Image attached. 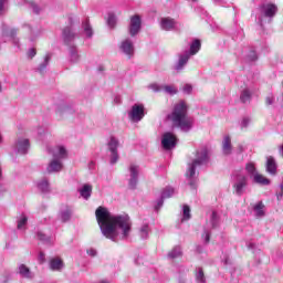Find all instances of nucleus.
<instances>
[{
    "mask_svg": "<svg viewBox=\"0 0 283 283\" xmlns=\"http://www.w3.org/2000/svg\"><path fill=\"white\" fill-rule=\"evenodd\" d=\"M95 218L102 231V235L107 238V240L116 242L118 238L120 240H127V238H129L132 231L129 216H113L107 208L99 206L95 211Z\"/></svg>",
    "mask_w": 283,
    "mask_h": 283,
    "instance_id": "f257e3e1",
    "label": "nucleus"
},
{
    "mask_svg": "<svg viewBox=\"0 0 283 283\" xmlns=\"http://www.w3.org/2000/svg\"><path fill=\"white\" fill-rule=\"evenodd\" d=\"M168 120L171 122L172 127H177L186 134L193 127V118L187 116V104L182 101L175 105L171 114L168 115Z\"/></svg>",
    "mask_w": 283,
    "mask_h": 283,
    "instance_id": "f03ea898",
    "label": "nucleus"
},
{
    "mask_svg": "<svg viewBox=\"0 0 283 283\" xmlns=\"http://www.w3.org/2000/svg\"><path fill=\"white\" fill-rule=\"evenodd\" d=\"M52 160L46 167L48 174H59L63 171V160L67 158V149L65 146H56L52 149Z\"/></svg>",
    "mask_w": 283,
    "mask_h": 283,
    "instance_id": "7ed1b4c3",
    "label": "nucleus"
},
{
    "mask_svg": "<svg viewBox=\"0 0 283 283\" xmlns=\"http://www.w3.org/2000/svg\"><path fill=\"white\" fill-rule=\"evenodd\" d=\"M207 163H209V150L201 148L197 151L196 159L188 165L186 177L189 178V180H193L196 178V168L201 167V165H207Z\"/></svg>",
    "mask_w": 283,
    "mask_h": 283,
    "instance_id": "20e7f679",
    "label": "nucleus"
},
{
    "mask_svg": "<svg viewBox=\"0 0 283 283\" xmlns=\"http://www.w3.org/2000/svg\"><path fill=\"white\" fill-rule=\"evenodd\" d=\"M249 187V177L241 171H234L232 174V189L234 196L241 197L247 193Z\"/></svg>",
    "mask_w": 283,
    "mask_h": 283,
    "instance_id": "39448f33",
    "label": "nucleus"
},
{
    "mask_svg": "<svg viewBox=\"0 0 283 283\" xmlns=\"http://www.w3.org/2000/svg\"><path fill=\"white\" fill-rule=\"evenodd\" d=\"M130 123H140L145 118V105L134 104L128 112Z\"/></svg>",
    "mask_w": 283,
    "mask_h": 283,
    "instance_id": "423d86ee",
    "label": "nucleus"
},
{
    "mask_svg": "<svg viewBox=\"0 0 283 283\" xmlns=\"http://www.w3.org/2000/svg\"><path fill=\"white\" fill-rule=\"evenodd\" d=\"M148 90H151L153 92H165V94H169L170 96H174L178 94V88L174 85H165V84H158V83H151L148 85Z\"/></svg>",
    "mask_w": 283,
    "mask_h": 283,
    "instance_id": "0eeeda50",
    "label": "nucleus"
},
{
    "mask_svg": "<svg viewBox=\"0 0 283 283\" xmlns=\"http://www.w3.org/2000/svg\"><path fill=\"white\" fill-rule=\"evenodd\" d=\"M178 145V138L172 133H165L161 137V147L167 151L175 149Z\"/></svg>",
    "mask_w": 283,
    "mask_h": 283,
    "instance_id": "6e6552de",
    "label": "nucleus"
},
{
    "mask_svg": "<svg viewBox=\"0 0 283 283\" xmlns=\"http://www.w3.org/2000/svg\"><path fill=\"white\" fill-rule=\"evenodd\" d=\"M143 28V20L140 15L135 14L130 18V22L128 25V33L130 36H136Z\"/></svg>",
    "mask_w": 283,
    "mask_h": 283,
    "instance_id": "1a4fd4ad",
    "label": "nucleus"
},
{
    "mask_svg": "<svg viewBox=\"0 0 283 283\" xmlns=\"http://www.w3.org/2000/svg\"><path fill=\"white\" fill-rule=\"evenodd\" d=\"M119 51L128 59H132L136 52V49L134 48V41H132L129 38L124 39L119 44Z\"/></svg>",
    "mask_w": 283,
    "mask_h": 283,
    "instance_id": "9d476101",
    "label": "nucleus"
},
{
    "mask_svg": "<svg viewBox=\"0 0 283 283\" xmlns=\"http://www.w3.org/2000/svg\"><path fill=\"white\" fill-rule=\"evenodd\" d=\"M259 11L261 13V17H265L271 21L273 17L277 14V6L273 3H263L260 6Z\"/></svg>",
    "mask_w": 283,
    "mask_h": 283,
    "instance_id": "9b49d317",
    "label": "nucleus"
},
{
    "mask_svg": "<svg viewBox=\"0 0 283 283\" xmlns=\"http://www.w3.org/2000/svg\"><path fill=\"white\" fill-rule=\"evenodd\" d=\"M189 59H191V53L189 51H184L178 54V61L174 65V70L176 72H182L187 64L189 63Z\"/></svg>",
    "mask_w": 283,
    "mask_h": 283,
    "instance_id": "f8f14e48",
    "label": "nucleus"
},
{
    "mask_svg": "<svg viewBox=\"0 0 283 283\" xmlns=\"http://www.w3.org/2000/svg\"><path fill=\"white\" fill-rule=\"evenodd\" d=\"M108 149L111 151V165H116L118 163V139L111 137L108 142Z\"/></svg>",
    "mask_w": 283,
    "mask_h": 283,
    "instance_id": "ddd939ff",
    "label": "nucleus"
},
{
    "mask_svg": "<svg viewBox=\"0 0 283 283\" xmlns=\"http://www.w3.org/2000/svg\"><path fill=\"white\" fill-rule=\"evenodd\" d=\"M30 149V140L27 138H19L15 142L14 145V151L15 154H20V156H24V154H28Z\"/></svg>",
    "mask_w": 283,
    "mask_h": 283,
    "instance_id": "4468645a",
    "label": "nucleus"
},
{
    "mask_svg": "<svg viewBox=\"0 0 283 283\" xmlns=\"http://www.w3.org/2000/svg\"><path fill=\"white\" fill-rule=\"evenodd\" d=\"M140 172V169L138 168V166L132 164L129 166V174H130V178L128 180V187L129 189H136L137 185H138V174Z\"/></svg>",
    "mask_w": 283,
    "mask_h": 283,
    "instance_id": "2eb2a0df",
    "label": "nucleus"
},
{
    "mask_svg": "<svg viewBox=\"0 0 283 283\" xmlns=\"http://www.w3.org/2000/svg\"><path fill=\"white\" fill-rule=\"evenodd\" d=\"M159 25L165 32H171V30H176L178 23L174 18H161Z\"/></svg>",
    "mask_w": 283,
    "mask_h": 283,
    "instance_id": "dca6fc26",
    "label": "nucleus"
},
{
    "mask_svg": "<svg viewBox=\"0 0 283 283\" xmlns=\"http://www.w3.org/2000/svg\"><path fill=\"white\" fill-rule=\"evenodd\" d=\"M62 38L65 45H72L74 39H76V33L72 30V27H66L62 30Z\"/></svg>",
    "mask_w": 283,
    "mask_h": 283,
    "instance_id": "f3484780",
    "label": "nucleus"
},
{
    "mask_svg": "<svg viewBox=\"0 0 283 283\" xmlns=\"http://www.w3.org/2000/svg\"><path fill=\"white\" fill-rule=\"evenodd\" d=\"M2 36L7 39H12L14 45L19 43V40L17 39V29H12L8 25L2 27Z\"/></svg>",
    "mask_w": 283,
    "mask_h": 283,
    "instance_id": "a211bd4d",
    "label": "nucleus"
},
{
    "mask_svg": "<svg viewBox=\"0 0 283 283\" xmlns=\"http://www.w3.org/2000/svg\"><path fill=\"white\" fill-rule=\"evenodd\" d=\"M49 266L51 271H63L65 263L60 258H53L50 260Z\"/></svg>",
    "mask_w": 283,
    "mask_h": 283,
    "instance_id": "6ab92c4d",
    "label": "nucleus"
},
{
    "mask_svg": "<svg viewBox=\"0 0 283 283\" xmlns=\"http://www.w3.org/2000/svg\"><path fill=\"white\" fill-rule=\"evenodd\" d=\"M69 61L70 63H78L81 61V54H78L76 46H69Z\"/></svg>",
    "mask_w": 283,
    "mask_h": 283,
    "instance_id": "aec40b11",
    "label": "nucleus"
},
{
    "mask_svg": "<svg viewBox=\"0 0 283 283\" xmlns=\"http://www.w3.org/2000/svg\"><path fill=\"white\" fill-rule=\"evenodd\" d=\"M231 151H233V146L231 145V137L226 136L222 142V154L224 156H230Z\"/></svg>",
    "mask_w": 283,
    "mask_h": 283,
    "instance_id": "412c9836",
    "label": "nucleus"
},
{
    "mask_svg": "<svg viewBox=\"0 0 283 283\" xmlns=\"http://www.w3.org/2000/svg\"><path fill=\"white\" fill-rule=\"evenodd\" d=\"M78 193L84 200H90V198H92V185H84L78 189Z\"/></svg>",
    "mask_w": 283,
    "mask_h": 283,
    "instance_id": "4be33fe9",
    "label": "nucleus"
},
{
    "mask_svg": "<svg viewBox=\"0 0 283 283\" xmlns=\"http://www.w3.org/2000/svg\"><path fill=\"white\" fill-rule=\"evenodd\" d=\"M266 171L268 174H271V176H275V174H277V164L273 157H268Z\"/></svg>",
    "mask_w": 283,
    "mask_h": 283,
    "instance_id": "5701e85b",
    "label": "nucleus"
},
{
    "mask_svg": "<svg viewBox=\"0 0 283 283\" xmlns=\"http://www.w3.org/2000/svg\"><path fill=\"white\" fill-rule=\"evenodd\" d=\"M253 182H255L256 185H262L263 187H266L271 185V179L264 177V175H260L259 172H256L253 176Z\"/></svg>",
    "mask_w": 283,
    "mask_h": 283,
    "instance_id": "b1692460",
    "label": "nucleus"
},
{
    "mask_svg": "<svg viewBox=\"0 0 283 283\" xmlns=\"http://www.w3.org/2000/svg\"><path fill=\"white\" fill-rule=\"evenodd\" d=\"M50 61H52V55L50 53H48L44 56V61L38 66L36 71L40 74H45V70H48V65H50Z\"/></svg>",
    "mask_w": 283,
    "mask_h": 283,
    "instance_id": "393cba45",
    "label": "nucleus"
},
{
    "mask_svg": "<svg viewBox=\"0 0 283 283\" xmlns=\"http://www.w3.org/2000/svg\"><path fill=\"white\" fill-rule=\"evenodd\" d=\"M19 274L21 277H25L27 280H32V277H34V274L32 271H30V268L25 266V264H21L19 266Z\"/></svg>",
    "mask_w": 283,
    "mask_h": 283,
    "instance_id": "a878e982",
    "label": "nucleus"
},
{
    "mask_svg": "<svg viewBox=\"0 0 283 283\" xmlns=\"http://www.w3.org/2000/svg\"><path fill=\"white\" fill-rule=\"evenodd\" d=\"M17 223L18 231H25V229H28V216L21 214L18 218Z\"/></svg>",
    "mask_w": 283,
    "mask_h": 283,
    "instance_id": "bb28decb",
    "label": "nucleus"
},
{
    "mask_svg": "<svg viewBox=\"0 0 283 283\" xmlns=\"http://www.w3.org/2000/svg\"><path fill=\"white\" fill-rule=\"evenodd\" d=\"M167 256L169 260H176V258H182V248H180L179 245H176L175 248H172L170 252H168Z\"/></svg>",
    "mask_w": 283,
    "mask_h": 283,
    "instance_id": "cd10ccee",
    "label": "nucleus"
},
{
    "mask_svg": "<svg viewBox=\"0 0 283 283\" xmlns=\"http://www.w3.org/2000/svg\"><path fill=\"white\" fill-rule=\"evenodd\" d=\"M38 189L42 193H50V181L48 179H41L38 181Z\"/></svg>",
    "mask_w": 283,
    "mask_h": 283,
    "instance_id": "c85d7f7f",
    "label": "nucleus"
},
{
    "mask_svg": "<svg viewBox=\"0 0 283 283\" xmlns=\"http://www.w3.org/2000/svg\"><path fill=\"white\" fill-rule=\"evenodd\" d=\"M36 238L40 240V242H43V244H54V238L46 235L41 231L36 233Z\"/></svg>",
    "mask_w": 283,
    "mask_h": 283,
    "instance_id": "c756f323",
    "label": "nucleus"
},
{
    "mask_svg": "<svg viewBox=\"0 0 283 283\" xmlns=\"http://www.w3.org/2000/svg\"><path fill=\"white\" fill-rule=\"evenodd\" d=\"M253 211L256 218H264V203L259 201L253 206Z\"/></svg>",
    "mask_w": 283,
    "mask_h": 283,
    "instance_id": "7c9ffc66",
    "label": "nucleus"
},
{
    "mask_svg": "<svg viewBox=\"0 0 283 283\" xmlns=\"http://www.w3.org/2000/svg\"><path fill=\"white\" fill-rule=\"evenodd\" d=\"M82 27L84 30V33L86 34L87 39H92L94 36V30L92 29V25L90 24V20H85L82 22Z\"/></svg>",
    "mask_w": 283,
    "mask_h": 283,
    "instance_id": "2f4dec72",
    "label": "nucleus"
},
{
    "mask_svg": "<svg viewBox=\"0 0 283 283\" xmlns=\"http://www.w3.org/2000/svg\"><path fill=\"white\" fill-rule=\"evenodd\" d=\"M200 40L192 41V43L190 44V51H188L190 56L198 54V52H200Z\"/></svg>",
    "mask_w": 283,
    "mask_h": 283,
    "instance_id": "473e14b6",
    "label": "nucleus"
},
{
    "mask_svg": "<svg viewBox=\"0 0 283 283\" xmlns=\"http://www.w3.org/2000/svg\"><path fill=\"white\" fill-rule=\"evenodd\" d=\"M251 90L249 88H244L242 92H241V95H240V101L243 102V103H250L251 102Z\"/></svg>",
    "mask_w": 283,
    "mask_h": 283,
    "instance_id": "72a5a7b5",
    "label": "nucleus"
},
{
    "mask_svg": "<svg viewBox=\"0 0 283 283\" xmlns=\"http://www.w3.org/2000/svg\"><path fill=\"white\" fill-rule=\"evenodd\" d=\"M218 224H220V218L218 217V213L216 211H212L210 217V227L211 229H217Z\"/></svg>",
    "mask_w": 283,
    "mask_h": 283,
    "instance_id": "f704fd0d",
    "label": "nucleus"
},
{
    "mask_svg": "<svg viewBox=\"0 0 283 283\" xmlns=\"http://www.w3.org/2000/svg\"><path fill=\"white\" fill-rule=\"evenodd\" d=\"M139 235L142 240H147V238H149V224H144L140 227Z\"/></svg>",
    "mask_w": 283,
    "mask_h": 283,
    "instance_id": "c9c22d12",
    "label": "nucleus"
},
{
    "mask_svg": "<svg viewBox=\"0 0 283 283\" xmlns=\"http://www.w3.org/2000/svg\"><path fill=\"white\" fill-rule=\"evenodd\" d=\"M196 280L198 283H207V279L205 277V271L202 270V268L197 269Z\"/></svg>",
    "mask_w": 283,
    "mask_h": 283,
    "instance_id": "e433bc0d",
    "label": "nucleus"
},
{
    "mask_svg": "<svg viewBox=\"0 0 283 283\" xmlns=\"http://www.w3.org/2000/svg\"><path fill=\"white\" fill-rule=\"evenodd\" d=\"M245 171L251 178H253L255 174H258V169H255V165L253 163H249L245 165Z\"/></svg>",
    "mask_w": 283,
    "mask_h": 283,
    "instance_id": "4c0bfd02",
    "label": "nucleus"
},
{
    "mask_svg": "<svg viewBox=\"0 0 283 283\" xmlns=\"http://www.w3.org/2000/svg\"><path fill=\"white\" fill-rule=\"evenodd\" d=\"M71 219H72V210L66 209L61 212L62 222H70Z\"/></svg>",
    "mask_w": 283,
    "mask_h": 283,
    "instance_id": "58836bf2",
    "label": "nucleus"
},
{
    "mask_svg": "<svg viewBox=\"0 0 283 283\" xmlns=\"http://www.w3.org/2000/svg\"><path fill=\"white\" fill-rule=\"evenodd\" d=\"M175 193H176V190L174 188L167 187L161 192V198H164V199L171 198V196H174Z\"/></svg>",
    "mask_w": 283,
    "mask_h": 283,
    "instance_id": "ea45409f",
    "label": "nucleus"
},
{
    "mask_svg": "<svg viewBox=\"0 0 283 283\" xmlns=\"http://www.w3.org/2000/svg\"><path fill=\"white\" fill-rule=\"evenodd\" d=\"M22 1L28 3V6L32 9L34 14L41 13V9L39 8V6L36 3H34V1H28V0H22Z\"/></svg>",
    "mask_w": 283,
    "mask_h": 283,
    "instance_id": "a19ab883",
    "label": "nucleus"
},
{
    "mask_svg": "<svg viewBox=\"0 0 283 283\" xmlns=\"http://www.w3.org/2000/svg\"><path fill=\"white\" fill-rule=\"evenodd\" d=\"M107 25L111 28H116V15L114 13H108Z\"/></svg>",
    "mask_w": 283,
    "mask_h": 283,
    "instance_id": "79ce46f5",
    "label": "nucleus"
},
{
    "mask_svg": "<svg viewBox=\"0 0 283 283\" xmlns=\"http://www.w3.org/2000/svg\"><path fill=\"white\" fill-rule=\"evenodd\" d=\"M191 219V208L189 206H184V220H190Z\"/></svg>",
    "mask_w": 283,
    "mask_h": 283,
    "instance_id": "37998d69",
    "label": "nucleus"
},
{
    "mask_svg": "<svg viewBox=\"0 0 283 283\" xmlns=\"http://www.w3.org/2000/svg\"><path fill=\"white\" fill-rule=\"evenodd\" d=\"M249 125H251V118L250 117H243L241 123H240L241 129H247V127H249Z\"/></svg>",
    "mask_w": 283,
    "mask_h": 283,
    "instance_id": "c03bdc74",
    "label": "nucleus"
},
{
    "mask_svg": "<svg viewBox=\"0 0 283 283\" xmlns=\"http://www.w3.org/2000/svg\"><path fill=\"white\" fill-rule=\"evenodd\" d=\"M165 205V198H163V196L157 199L156 203H155V211H160V209H163V206Z\"/></svg>",
    "mask_w": 283,
    "mask_h": 283,
    "instance_id": "a18cd8bd",
    "label": "nucleus"
},
{
    "mask_svg": "<svg viewBox=\"0 0 283 283\" xmlns=\"http://www.w3.org/2000/svg\"><path fill=\"white\" fill-rule=\"evenodd\" d=\"M247 61H250V62L258 61V53L251 50L247 55Z\"/></svg>",
    "mask_w": 283,
    "mask_h": 283,
    "instance_id": "49530a36",
    "label": "nucleus"
},
{
    "mask_svg": "<svg viewBox=\"0 0 283 283\" xmlns=\"http://www.w3.org/2000/svg\"><path fill=\"white\" fill-rule=\"evenodd\" d=\"M182 92H184V94L189 95V94H191V92H193V86L191 84H186L182 87Z\"/></svg>",
    "mask_w": 283,
    "mask_h": 283,
    "instance_id": "de8ad7c7",
    "label": "nucleus"
},
{
    "mask_svg": "<svg viewBox=\"0 0 283 283\" xmlns=\"http://www.w3.org/2000/svg\"><path fill=\"white\" fill-rule=\"evenodd\" d=\"M202 239L205 240L206 244H209L211 240V232H209V230H205L202 234Z\"/></svg>",
    "mask_w": 283,
    "mask_h": 283,
    "instance_id": "09e8293b",
    "label": "nucleus"
},
{
    "mask_svg": "<svg viewBox=\"0 0 283 283\" xmlns=\"http://www.w3.org/2000/svg\"><path fill=\"white\" fill-rule=\"evenodd\" d=\"M265 103L266 105H273V103H275V96H273L272 94L268 95L265 98Z\"/></svg>",
    "mask_w": 283,
    "mask_h": 283,
    "instance_id": "8fccbe9b",
    "label": "nucleus"
},
{
    "mask_svg": "<svg viewBox=\"0 0 283 283\" xmlns=\"http://www.w3.org/2000/svg\"><path fill=\"white\" fill-rule=\"evenodd\" d=\"M63 112H67V106L62 105L56 108V114H59L60 116H63Z\"/></svg>",
    "mask_w": 283,
    "mask_h": 283,
    "instance_id": "3c124183",
    "label": "nucleus"
},
{
    "mask_svg": "<svg viewBox=\"0 0 283 283\" xmlns=\"http://www.w3.org/2000/svg\"><path fill=\"white\" fill-rule=\"evenodd\" d=\"M6 3H8V0H0V14L6 12Z\"/></svg>",
    "mask_w": 283,
    "mask_h": 283,
    "instance_id": "603ef678",
    "label": "nucleus"
},
{
    "mask_svg": "<svg viewBox=\"0 0 283 283\" xmlns=\"http://www.w3.org/2000/svg\"><path fill=\"white\" fill-rule=\"evenodd\" d=\"M28 56L29 59H34L36 56V49H29Z\"/></svg>",
    "mask_w": 283,
    "mask_h": 283,
    "instance_id": "864d4df0",
    "label": "nucleus"
},
{
    "mask_svg": "<svg viewBox=\"0 0 283 283\" xmlns=\"http://www.w3.org/2000/svg\"><path fill=\"white\" fill-rule=\"evenodd\" d=\"M39 262H40V264H43V262H45V253H43V252L39 253Z\"/></svg>",
    "mask_w": 283,
    "mask_h": 283,
    "instance_id": "5fc2aeb1",
    "label": "nucleus"
},
{
    "mask_svg": "<svg viewBox=\"0 0 283 283\" xmlns=\"http://www.w3.org/2000/svg\"><path fill=\"white\" fill-rule=\"evenodd\" d=\"M87 253L91 255V258L96 256V250H94V249L87 250Z\"/></svg>",
    "mask_w": 283,
    "mask_h": 283,
    "instance_id": "6e6d98bb",
    "label": "nucleus"
},
{
    "mask_svg": "<svg viewBox=\"0 0 283 283\" xmlns=\"http://www.w3.org/2000/svg\"><path fill=\"white\" fill-rule=\"evenodd\" d=\"M248 249H255V244H254V243H250V244L248 245Z\"/></svg>",
    "mask_w": 283,
    "mask_h": 283,
    "instance_id": "4d7b16f0",
    "label": "nucleus"
},
{
    "mask_svg": "<svg viewBox=\"0 0 283 283\" xmlns=\"http://www.w3.org/2000/svg\"><path fill=\"white\" fill-rule=\"evenodd\" d=\"M197 251H198V253H202V247L198 245Z\"/></svg>",
    "mask_w": 283,
    "mask_h": 283,
    "instance_id": "13d9d810",
    "label": "nucleus"
},
{
    "mask_svg": "<svg viewBox=\"0 0 283 283\" xmlns=\"http://www.w3.org/2000/svg\"><path fill=\"white\" fill-rule=\"evenodd\" d=\"M178 283H187V281L185 279H179Z\"/></svg>",
    "mask_w": 283,
    "mask_h": 283,
    "instance_id": "bf43d9fd",
    "label": "nucleus"
},
{
    "mask_svg": "<svg viewBox=\"0 0 283 283\" xmlns=\"http://www.w3.org/2000/svg\"><path fill=\"white\" fill-rule=\"evenodd\" d=\"M259 23H260L261 27L263 25V20H262V18H259Z\"/></svg>",
    "mask_w": 283,
    "mask_h": 283,
    "instance_id": "052dcab7",
    "label": "nucleus"
},
{
    "mask_svg": "<svg viewBox=\"0 0 283 283\" xmlns=\"http://www.w3.org/2000/svg\"><path fill=\"white\" fill-rule=\"evenodd\" d=\"M1 92H3V86L1 85V82H0V94Z\"/></svg>",
    "mask_w": 283,
    "mask_h": 283,
    "instance_id": "680f3d73",
    "label": "nucleus"
},
{
    "mask_svg": "<svg viewBox=\"0 0 283 283\" xmlns=\"http://www.w3.org/2000/svg\"><path fill=\"white\" fill-rule=\"evenodd\" d=\"M70 23L71 25H74V21L72 20V18H70Z\"/></svg>",
    "mask_w": 283,
    "mask_h": 283,
    "instance_id": "e2e57ef3",
    "label": "nucleus"
},
{
    "mask_svg": "<svg viewBox=\"0 0 283 283\" xmlns=\"http://www.w3.org/2000/svg\"><path fill=\"white\" fill-rule=\"evenodd\" d=\"M196 184L193 181H190V187H193Z\"/></svg>",
    "mask_w": 283,
    "mask_h": 283,
    "instance_id": "0e129e2a",
    "label": "nucleus"
},
{
    "mask_svg": "<svg viewBox=\"0 0 283 283\" xmlns=\"http://www.w3.org/2000/svg\"><path fill=\"white\" fill-rule=\"evenodd\" d=\"M1 140H2V137H1V135H0V143H1Z\"/></svg>",
    "mask_w": 283,
    "mask_h": 283,
    "instance_id": "69168bd1",
    "label": "nucleus"
},
{
    "mask_svg": "<svg viewBox=\"0 0 283 283\" xmlns=\"http://www.w3.org/2000/svg\"><path fill=\"white\" fill-rule=\"evenodd\" d=\"M4 283H8V280H7V281H4Z\"/></svg>",
    "mask_w": 283,
    "mask_h": 283,
    "instance_id": "338daca9",
    "label": "nucleus"
},
{
    "mask_svg": "<svg viewBox=\"0 0 283 283\" xmlns=\"http://www.w3.org/2000/svg\"><path fill=\"white\" fill-rule=\"evenodd\" d=\"M192 1H197V0H192Z\"/></svg>",
    "mask_w": 283,
    "mask_h": 283,
    "instance_id": "774afa93",
    "label": "nucleus"
}]
</instances>
